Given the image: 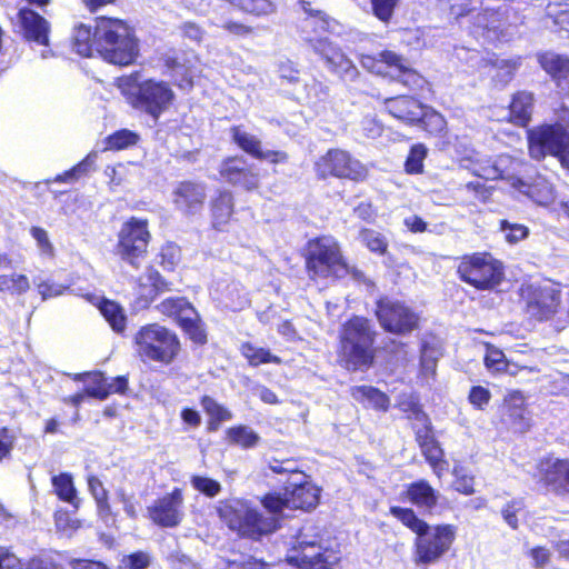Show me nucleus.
Listing matches in <instances>:
<instances>
[{"label":"nucleus","instance_id":"f257e3e1","mask_svg":"<svg viewBox=\"0 0 569 569\" xmlns=\"http://www.w3.org/2000/svg\"><path fill=\"white\" fill-rule=\"evenodd\" d=\"M94 38L100 53L110 63L128 66L138 57V39L123 20L98 18Z\"/></svg>","mask_w":569,"mask_h":569},{"label":"nucleus","instance_id":"f03ea898","mask_svg":"<svg viewBox=\"0 0 569 569\" xmlns=\"http://www.w3.org/2000/svg\"><path fill=\"white\" fill-rule=\"evenodd\" d=\"M286 559L299 569H333L340 561V555L329 540L320 536L317 527L306 526Z\"/></svg>","mask_w":569,"mask_h":569},{"label":"nucleus","instance_id":"7ed1b4c3","mask_svg":"<svg viewBox=\"0 0 569 569\" xmlns=\"http://www.w3.org/2000/svg\"><path fill=\"white\" fill-rule=\"evenodd\" d=\"M218 513L227 526L242 537L258 539L278 527L274 515L263 517L248 500L231 498L219 502Z\"/></svg>","mask_w":569,"mask_h":569},{"label":"nucleus","instance_id":"20e7f679","mask_svg":"<svg viewBox=\"0 0 569 569\" xmlns=\"http://www.w3.org/2000/svg\"><path fill=\"white\" fill-rule=\"evenodd\" d=\"M375 336L376 332L366 318L353 317L343 325L340 335V357L348 369L357 370L371 365Z\"/></svg>","mask_w":569,"mask_h":569},{"label":"nucleus","instance_id":"39448f33","mask_svg":"<svg viewBox=\"0 0 569 569\" xmlns=\"http://www.w3.org/2000/svg\"><path fill=\"white\" fill-rule=\"evenodd\" d=\"M460 154L461 166L470 170L475 176L486 180L505 179L513 188L515 182L522 180L530 169V166L525 161L508 154H501L493 161L475 149H465Z\"/></svg>","mask_w":569,"mask_h":569},{"label":"nucleus","instance_id":"423d86ee","mask_svg":"<svg viewBox=\"0 0 569 569\" xmlns=\"http://www.w3.org/2000/svg\"><path fill=\"white\" fill-rule=\"evenodd\" d=\"M133 341L137 355L144 362L170 365L180 351L178 336L158 323L141 327L134 335Z\"/></svg>","mask_w":569,"mask_h":569},{"label":"nucleus","instance_id":"0eeeda50","mask_svg":"<svg viewBox=\"0 0 569 569\" xmlns=\"http://www.w3.org/2000/svg\"><path fill=\"white\" fill-rule=\"evenodd\" d=\"M319 498L320 488L305 473H296V479L289 480L282 495H266L261 502L270 513L277 516L282 515L286 509H313L319 503Z\"/></svg>","mask_w":569,"mask_h":569},{"label":"nucleus","instance_id":"6e6552de","mask_svg":"<svg viewBox=\"0 0 569 569\" xmlns=\"http://www.w3.org/2000/svg\"><path fill=\"white\" fill-rule=\"evenodd\" d=\"M307 268L312 277L343 278L349 273L337 240L330 236L316 238L308 242Z\"/></svg>","mask_w":569,"mask_h":569},{"label":"nucleus","instance_id":"1a4fd4ad","mask_svg":"<svg viewBox=\"0 0 569 569\" xmlns=\"http://www.w3.org/2000/svg\"><path fill=\"white\" fill-rule=\"evenodd\" d=\"M456 538V527L438 525L419 533L415 539L413 561L416 565H431L442 558Z\"/></svg>","mask_w":569,"mask_h":569},{"label":"nucleus","instance_id":"9d476101","mask_svg":"<svg viewBox=\"0 0 569 569\" xmlns=\"http://www.w3.org/2000/svg\"><path fill=\"white\" fill-rule=\"evenodd\" d=\"M460 278L477 289L487 290L502 279V266L489 253H475L462 258L458 266Z\"/></svg>","mask_w":569,"mask_h":569},{"label":"nucleus","instance_id":"9b49d317","mask_svg":"<svg viewBox=\"0 0 569 569\" xmlns=\"http://www.w3.org/2000/svg\"><path fill=\"white\" fill-rule=\"evenodd\" d=\"M116 254L123 261L136 266L149 246L151 233L147 219L131 217L121 224L117 236Z\"/></svg>","mask_w":569,"mask_h":569},{"label":"nucleus","instance_id":"f8f14e48","mask_svg":"<svg viewBox=\"0 0 569 569\" xmlns=\"http://www.w3.org/2000/svg\"><path fill=\"white\" fill-rule=\"evenodd\" d=\"M528 149L532 159L542 160L547 156L560 158L569 147V133L561 123L543 124L528 131Z\"/></svg>","mask_w":569,"mask_h":569},{"label":"nucleus","instance_id":"ddd939ff","mask_svg":"<svg viewBox=\"0 0 569 569\" xmlns=\"http://www.w3.org/2000/svg\"><path fill=\"white\" fill-rule=\"evenodd\" d=\"M521 297L527 313L539 321L549 320L559 312L560 289L555 283L523 284Z\"/></svg>","mask_w":569,"mask_h":569},{"label":"nucleus","instance_id":"4468645a","mask_svg":"<svg viewBox=\"0 0 569 569\" xmlns=\"http://www.w3.org/2000/svg\"><path fill=\"white\" fill-rule=\"evenodd\" d=\"M376 316L388 332L406 335L418 328L419 316L405 303L388 298L377 302Z\"/></svg>","mask_w":569,"mask_h":569},{"label":"nucleus","instance_id":"2eb2a0df","mask_svg":"<svg viewBox=\"0 0 569 569\" xmlns=\"http://www.w3.org/2000/svg\"><path fill=\"white\" fill-rule=\"evenodd\" d=\"M509 13L510 9L505 3L497 9L486 8L476 16V30L473 32L485 38L488 42L507 40L517 19L516 17H510Z\"/></svg>","mask_w":569,"mask_h":569},{"label":"nucleus","instance_id":"dca6fc26","mask_svg":"<svg viewBox=\"0 0 569 569\" xmlns=\"http://www.w3.org/2000/svg\"><path fill=\"white\" fill-rule=\"evenodd\" d=\"M317 173L321 178L333 176L338 178H348L351 180H360L366 177L367 169L358 160L339 149L329 150L316 162Z\"/></svg>","mask_w":569,"mask_h":569},{"label":"nucleus","instance_id":"f3484780","mask_svg":"<svg viewBox=\"0 0 569 569\" xmlns=\"http://www.w3.org/2000/svg\"><path fill=\"white\" fill-rule=\"evenodd\" d=\"M173 99L174 93L167 82L150 79L138 84L133 106L158 119Z\"/></svg>","mask_w":569,"mask_h":569},{"label":"nucleus","instance_id":"a211bd4d","mask_svg":"<svg viewBox=\"0 0 569 569\" xmlns=\"http://www.w3.org/2000/svg\"><path fill=\"white\" fill-rule=\"evenodd\" d=\"M183 500L182 490L174 488L147 508L148 516L160 527H177L183 519Z\"/></svg>","mask_w":569,"mask_h":569},{"label":"nucleus","instance_id":"6ab92c4d","mask_svg":"<svg viewBox=\"0 0 569 569\" xmlns=\"http://www.w3.org/2000/svg\"><path fill=\"white\" fill-rule=\"evenodd\" d=\"M500 422L513 433L523 435L530 430L531 416L526 407L525 396L520 391H510L505 396Z\"/></svg>","mask_w":569,"mask_h":569},{"label":"nucleus","instance_id":"aec40b11","mask_svg":"<svg viewBox=\"0 0 569 569\" xmlns=\"http://www.w3.org/2000/svg\"><path fill=\"white\" fill-rule=\"evenodd\" d=\"M172 202L181 214L191 217L200 213L207 199L204 183L181 181L172 190Z\"/></svg>","mask_w":569,"mask_h":569},{"label":"nucleus","instance_id":"412c9836","mask_svg":"<svg viewBox=\"0 0 569 569\" xmlns=\"http://www.w3.org/2000/svg\"><path fill=\"white\" fill-rule=\"evenodd\" d=\"M220 176L230 184L247 191L259 188L260 177L242 157L228 158L220 164Z\"/></svg>","mask_w":569,"mask_h":569},{"label":"nucleus","instance_id":"4be33fe9","mask_svg":"<svg viewBox=\"0 0 569 569\" xmlns=\"http://www.w3.org/2000/svg\"><path fill=\"white\" fill-rule=\"evenodd\" d=\"M170 290L171 283L166 281L158 270L149 267L137 280L134 305L138 309L148 308L158 295Z\"/></svg>","mask_w":569,"mask_h":569},{"label":"nucleus","instance_id":"5701e85b","mask_svg":"<svg viewBox=\"0 0 569 569\" xmlns=\"http://www.w3.org/2000/svg\"><path fill=\"white\" fill-rule=\"evenodd\" d=\"M16 26L26 40L49 44L50 23L36 11L27 7L19 9Z\"/></svg>","mask_w":569,"mask_h":569},{"label":"nucleus","instance_id":"b1692460","mask_svg":"<svg viewBox=\"0 0 569 569\" xmlns=\"http://www.w3.org/2000/svg\"><path fill=\"white\" fill-rule=\"evenodd\" d=\"M231 137L240 149L253 158L268 160L272 163L284 162L288 159L287 153L283 151H263L261 140L241 126L231 129Z\"/></svg>","mask_w":569,"mask_h":569},{"label":"nucleus","instance_id":"393cba45","mask_svg":"<svg viewBox=\"0 0 569 569\" xmlns=\"http://www.w3.org/2000/svg\"><path fill=\"white\" fill-rule=\"evenodd\" d=\"M539 473L553 491L569 495V459L548 457L541 460Z\"/></svg>","mask_w":569,"mask_h":569},{"label":"nucleus","instance_id":"a878e982","mask_svg":"<svg viewBox=\"0 0 569 569\" xmlns=\"http://www.w3.org/2000/svg\"><path fill=\"white\" fill-rule=\"evenodd\" d=\"M515 189L528 196L540 206H548L553 202L556 196L552 184L543 177H536L533 180L526 173L522 180L515 182Z\"/></svg>","mask_w":569,"mask_h":569},{"label":"nucleus","instance_id":"bb28decb","mask_svg":"<svg viewBox=\"0 0 569 569\" xmlns=\"http://www.w3.org/2000/svg\"><path fill=\"white\" fill-rule=\"evenodd\" d=\"M234 211L233 196L228 190H220L210 201L211 223L218 231H224Z\"/></svg>","mask_w":569,"mask_h":569},{"label":"nucleus","instance_id":"cd10ccee","mask_svg":"<svg viewBox=\"0 0 569 569\" xmlns=\"http://www.w3.org/2000/svg\"><path fill=\"white\" fill-rule=\"evenodd\" d=\"M387 111L395 118L413 123L423 116V106L408 96L389 98L386 100Z\"/></svg>","mask_w":569,"mask_h":569},{"label":"nucleus","instance_id":"c85d7f7f","mask_svg":"<svg viewBox=\"0 0 569 569\" xmlns=\"http://www.w3.org/2000/svg\"><path fill=\"white\" fill-rule=\"evenodd\" d=\"M380 61L393 69V74L400 82L410 88H419L423 83V79L409 68L407 61L393 51H382L379 53Z\"/></svg>","mask_w":569,"mask_h":569},{"label":"nucleus","instance_id":"c756f323","mask_svg":"<svg viewBox=\"0 0 569 569\" xmlns=\"http://www.w3.org/2000/svg\"><path fill=\"white\" fill-rule=\"evenodd\" d=\"M542 69L549 73L562 90L569 89V58L555 52H546L539 56Z\"/></svg>","mask_w":569,"mask_h":569},{"label":"nucleus","instance_id":"7c9ffc66","mask_svg":"<svg viewBox=\"0 0 569 569\" xmlns=\"http://www.w3.org/2000/svg\"><path fill=\"white\" fill-rule=\"evenodd\" d=\"M86 299L99 308L101 315L116 332L124 331L127 327V317L120 305L96 295H87Z\"/></svg>","mask_w":569,"mask_h":569},{"label":"nucleus","instance_id":"2f4dec72","mask_svg":"<svg viewBox=\"0 0 569 569\" xmlns=\"http://www.w3.org/2000/svg\"><path fill=\"white\" fill-rule=\"evenodd\" d=\"M302 8L307 13V17L302 21V30L307 37L322 38L321 33L328 31L331 28V21L320 10H313L311 3L302 2Z\"/></svg>","mask_w":569,"mask_h":569},{"label":"nucleus","instance_id":"473e14b6","mask_svg":"<svg viewBox=\"0 0 569 569\" xmlns=\"http://www.w3.org/2000/svg\"><path fill=\"white\" fill-rule=\"evenodd\" d=\"M533 111V94L527 91L516 93L510 103V120L525 127L531 120Z\"/></svg>","mask_w":569,"mask_h":569},{"label":"nucleus","instance_id":"72a5a7b5","mask_svg":"<svg viewBox=\"0 0 569 569\" xmlns=\"http://www.w3.org/2000/svg\"><path fill=\"white\" fill-rule=\"evenodd\" d=\"M406 495L419 508L432 509L438 502V493L426 480L410 483Z\"/></svg>","mask_w":569,"mask_h":569},{"label":"nucleus","instance_id":"f704fd0d","mask_svg":"<svg viewBox=\"0 0 569 569\" xmlns=\"http://www.w3.org/2000/svg\"><path fill=\"white\" fill-rule=\"evenodd\" d=\"M520 66L519 59H499L493 56L486 76L490 77L497 86L508 84Z\"/></svg>","mask_w":569,"mask_h":569},{"label":"nucleus","instance_id":"c9c22d12","mask_svg":"<svg viewBox=\"0 0 569 569\" xmlns=\"http://www.w3.org/2000/svg\"><path fill=\"white\" fill-rule=\"evenodd\" d=\"M352 398L363 406L386 411L389 408V398L386 393L369 386H357L351 389Z\"/></svg>","mask_w":569,"mask_h":569},{"label":"nucleus","instance_id":"e433bc0d","mask_svg":"<svg viewBox=\"0 0 569 569\" xmlns=\"http://www.w3.org/2000/svg\"><path fill=\"white\" fill-rule=\"evenodd\" d=\"M88 489L97 503L98 515L104 521L112 518V510L109 503L108 491L104 488L102 481L93 475H90L87 479Z\"/></svg>","mask_w":569,"mask_h":569},{"label":"nucleus","instance_id":"4c0bfd02","mask_svg":"<svg viewBox=\"0 0 569 569\" xmlns=\"http://www.w3.org/2000/svg\"><path fill=\"white\" fill-rule=\"evenodd\" d=\"M94 379L100 383L99 387L87 386L86 390L89 397L106 399L110 393L123 392L127 388V380L123 377H117L108 382L103 375H96Z\"/></svg>","mask_w":569,"mask_h":569},{"label":"nucleus","instance_id":"58836bf2","mask_svg":"<svg viewBox=\"0 0 569 569\" xmlns=\"http://www.w3.org/2000/svg\"><path fill=\"white\" fill-rule=\"evenodd\" d=\"M417 440L426 460L436 462L443 458V451L430 433L429 425L416 430Z\"/></svg>","mask_w":569,"mask_h":569},{"label":"nucleus","instance_id":"ea45409f","mask_svg":"<svg viewBox=\"0 0 569 569\" xmlns=\"http://www.w3.org/2000/svg\"><path fill=\"white\" fill-rule=\"evenodd\" d=\"M456 56L460 61L466 62L471 69L486 76L487 69L490 67L493 54L482 53L477 50H469L466 48H459L456 50Z\"/></svg>","mask_w":569,"mask_h":569},{"label":"nucleus","instance_id":"a19ab883","mask_svg":"<svg viewBox=\"0 0 569 569\" xmlns=\"http://www.w3.org/2000/svg\"><path fill=\"white\" fill-rule=\"evenodd\" d=\"M51 482L54 492L61 500L72 505L76 508L78 507L79 499L77 497V490L74 488L71 475L60 473L58 476H53Z\"/></svg>","mask_w":569,"mask_h":569},{"label":"nucleus","instance_id":"79ce46f5","mask_svg":"<svg viewBox=\"0 0 569 569\" xmlns=\"http://www.w3.org/2000/svg\"><path fill=\"white\" fill-rule=\"evenodd\" d=\"M242 356L249 361L251 366H259L262 363H280L281 359L270 353L264 348H258L251 343H244L241 347Z\"/></svg>","mask_w":569,"mask_h":569},{"label":"nucleus","instance_id":"37998d69","mask_svg":"<svg viewBox=\"0 0 569 569\" xmlns=\"http://www.w3.org/2000/svg\"><path fill=\"white\" fill-rule=\"evenodd\" d=\"M30 289L29 278L24 274H0V292L24 295Z\"/></svg>","mask_w":569,"mask_h":569},{"label":"nucleus","instance_id":"c03bdc74","mask_svg":"<svg viewBox=\"0 0 569 569\" xmlns=\"http://www.w3.org/2000/svg\"><path fill=\"white\" fill-rule=\"evenodd\" d=\"M228 440L242 448H252L259 441V436L247 426L232 427L227 430Z\"/></svg>","mask_w":569,"mask_h":569},{"label":"nucleus","instance_id":"a18cd8bd","mask_svg":"<svg viewBox=\"0 0 569 569\" xmlns=\"http://www.w3.org/2000/svg\"><path fill=\"white\" fill-rule=\"evenodd\" d=\"M452 475L455 477V490L466 496L475 492V477L467 467L461 463H455Z\"/></svg>","mask_w":569,"mask_h":569},{"label":"nucleus","instance_id":"49530a36","mask_svg":"<svg viewBox=\"0 0 569 569\" xmlns=\"http://www.w3.org/2000/svg\"><path fill=\"white\" fill-rule=\"evenodd\" d=\"M390 513L399 519L406 527L412 530L417 536L428 529V523L418 518L412 509L391 507Z\"/></svg>","mask_w":569,"mask_h":569},{"label":"nucleus","instance_id":"de8ad7c7","mask_svg":"<svg viewBox=\"0 0 569 569\" xmlns=\"http://www.w3.org/2000/svg\"><path fill=\"white\" fill-rule=\"evenodd\" d=\"M73 48L82 57H90L92 53V31L89 26L79 24L73 31Z\"/></svg>","mask_w":569,"mask_h":569},{"label":"nucleus","instance_id":"09e8293b","mask_svg":"<svg viewBox=\"0 0 569 569\" xmlns=\"http://www.w3.org/2000/svg\"><path fill=\"white\" fill-rule=\"evenodd\" d=\"M201 403L207 415L211 418L210 429H216L220 422L228 421L232 418L228 409L220 406L210 397H203Z\"/></svg>","mask_w":569,"mask_h":569},{"label":"nucleus","instance_id":"8fccbe9b","mask_svg":"<svg viewBox=\"0 0 569 569\" xmlns=\"http://www.w3.org/2000/svg\"><path fill=\"white\" fill-rule=\"evenodd\" d=\"M97 159V153H89L80 163L66 171L62 174H58L54 179L57 182H73L81 176H84L92 168Z\"/></svg>","mask_w":569,"mask_h":569},{"label":"nucleus","instance_id":"3c124183","mask_svg":"<svg viewBox=\"0 0 569 569\" xmlns=\"http://www.w3.org/2000/svg\"><path fill=\"white\" fill-rule=\"evenodd\" d=\"M360 241L370 251L383 254L388 248V241L383 234L372 229H363L360 232Z\"/></svg>","mask_w":569,"mask_h":569},{"label":"nucleus","instance_id":"603ef678","mask_svg":"<svg viewBox=\"0 0 569 569\" xmlns=\"http://www.w3.org/2000/svg\"><path fill=\"white\" fill-rule=\"evenodd\" d=\"M192 488L209 498H214L221 492V485L214 479L193 475L190 478Z\"/></svg>","mask_w":569,"mask_h":569},{"label":"nucleus","instance_id":"864d4df0","mask_svg":"<svg viewBox=\"0 0 569 569\" xmlns=\"http://www.w3.org/2000/svg\"><path fill=\"white\" fill-rule=\"evenodd\" d=\"M400 409L408 413V418L416 420L421 425L420 428L429 425V419L427 415L421 410L418 401L412 396H405V398L399 401Z\"/></svg>","mask_w":569,"mask_h":569},{"label":"nucleus","instance_id":"5fc2aeb1","mask_svg":"<svg viewBox=\"0 0 569 569\" xmlns=\"http://www.w3.org/2000/svg\"><path fill=\"white\" fill-rule=\"evenodd\" d=\"M500 230L503 233L505 240L511 244H515L529 236L528 227L521 223H510L507 220H501Z\"/></svg>","mask_w":569,"mask_h":569},{"label":"nucleus","instance_id":"6e6d98bb","mask_svg":"<svg viewBox=\"0 0 569 569\" xmlns=\"http://www.w3.org/2000/svg\"><path fill=\"white\" fill-rule=\"evenodd\" d=\"M443 9H448L451 18L459 19L476 8L478 0H439Z\"/></svg>","mask_w":569,"mask_h":569},{"label":"nucleus","instance_id":"4d7b16f0","mask_svg":"<svg viewBox=\"0 0 569 569\" xmlns=\"http://www.w3.org/2000/svg\"><path fill=\"white\" fill-rule=\"evenodd\" d=\"M138 136L130 130H120L111 134L107 139V146L109 149H124L127 147L136 144Z\"/></svg>","mask_w":569,"mask_h":569},{"label":"nucleus","instance_id":"13d9d810","mask_svg":"<svg viewBox=\"0 0 569 569\" xmlns=\"http://www.w3.org/2000/svg\"><path fill=\"white\" fill-rule=\"evenodd\" d=\"M485 365L487 369L493 372H501L507 370V360L503 352L492 346L487 347L485 356Z\"/></svg>","mask_w":569,"mask_h":569},{"label":"nucleus","instance_id":"bf43d9fd","mask_svg":"<svg viewBox=\"0 0 569 569\" xmlns=\"http://www.w3.org/2000/svg\"><path fill=\"white\" fill-rule=\"evenodd\" d=\"M426 154L427 149L423 144L413 146L406 161V171L409 173H420L423 168Z\"/></svg>","mask_w":569,"mask_h":569},{"label":"nucleus","instance_id":"052dcab7","mask_svg":"<svg viewBox=\"0 0 569 569\" xmlns=\"http://www.w3.org/2000/svg\"><path fill=\"white\" fill-rule=\"evenodd\" d=\"M439 352L425 345L421 351V373L423 377H433L436 373L437 361H438Z\"/></svg>","mask_w":569,"mask_h":569},{"label":"nucleus","instance_id":"680f3d73","mask_svg":"<svg viewBox=\"0 0 569 569\" xmlns=\"http://www.w3.org/2000/svg\"><path fill=\"white\" fill-rule=\"evenodd\" d=\"M30 234L34 239L37 243V248L42 256L53 257L54 247L49 239L48 232L40 227H32L30 229Z\"/></svg>","mask_w":569,"mask_h":569},{"label":"nucleus","instance_id":"e2e57ef3","mask_svg":"<svg viewBox=\"0 0 569 569\" xmlns=\"http://www.w3.org/2000/svg\"><path fill=\"white\" fill-rule=\"evenodd\" d=\"M421 121L425 128L433 134H439L446 129L445 118L435 111H427L423 107V116L418 120Z\"/></svg>","mask_w":569,"mask_h":569},{"label":"nucleus","instance_id":"0e129e2a","mask_svg":"<svg viewBox=\"0 0 569 569\" xmlns=\"http://www.w3.org/2000/svg\"><path fill=\"white\" fill-rule=\"evenodd\" d=\"M548 14L553 19V23L560 29L569 32V4L557 8L556 4H548Z\"/></svg>","mask_w":569,"mask_h":569},{"label":"nucleus","instance_id":"69168bd1","mask_svg":"<svg viewBox=\"0 0 569 569\" xmlns=\"http://www.w3.org/2000/svg\"><path fill=\"white\" fill-rule=\"evenodd\" d=\"M307 98L311 106L318 107L328 100L329 88L320 82H313L308 87Z\"/></svg>","mask_w":569,"mask_h":569},{"label":"nucleus","instance_id":"338daca9","mask_svg":"<svg viewBox=\"0 0 569 569\" xmlns=\"http://www.w3.org/2000/svg\"><path fill=\"white\" fill-rule=\"evenodd\" d=\"M34 283L42 300L59 297L68 289V287L50 281H34Z\"/></svg>","mask_w":569,"mask_h":569},{"label":"nucleus","instance_id":"774afa93","mask_svg":"<svg viewBox=\"0 0 569 569\" xmlns=\"http://www.w3.org/2000/svg\"><path fill=\"white\" fill-rule=\"evenodd\" d=\"M186 300L184 298H167L157 306V310L167 317L176 319L181 307L186 306Z\"/></svg>","mask_w":569,"mask_h":569}]
</instances>
